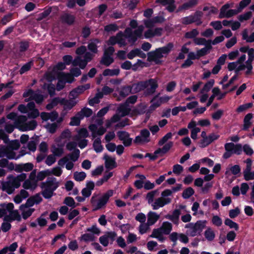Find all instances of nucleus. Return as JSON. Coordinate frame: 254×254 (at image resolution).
<instances>
[{
  "mask_svg": "<svg viewBox=\"0 0 254 254\" xmlns=\"http://www.w3.org/2000/svg\"><path fill=\"white\" fill-rule=\"evenodd\" d=\"M173 135L172 133L168 132L158 142L159 146H163L161 148H159L156 150L153 154L147 153L145 154V157H149L150 160H154L159 157H162L167 153L173 146V142H167L168 140L172 138Z\"/></svg>",
  "mask_w": 254,
  "mask_h": 254,
  "instance_id": "1",
  "label": "nucleus"
},
{
  "mask_svg": "<svg viewBox=\"0 0 254 254\" xmlns=\"http://www.w3.org/2000/svg\"><path fill=\"white\" fill-rule=\"evenodd\" d=\"M27 175L25 173H21L16 177L10 175L7 177V181L1 184L2 190L8 194L13 193L15 189L18 188L21 182L26 179Z\"/></svg>",
  "mask_w": 254,
  "mask_h": 254,
  "instance_id": "2",
  "label": "nucleus"
},
{
  "mask_svg": "<svg viewBox=\"0 0 254 254\" xmlns=\"http://www.w3.org/2000/svg\"><path fill=\"white\" fill-rule=\"evenodd\" d=\"M59 183L54 177H48L46 181L41 184L42 189V194L46 199L50 198L54 191L59 187Z\"/></svg>",
  "mask_w": 254,
  "mask_h": 254,
  "instance_id": "3",
  "label": "nucleus"
},
{
  "mask_svg": "<svg viewBox=\"0 0 254 254\" xmlns=\"http://www.w3.org/2000/svg\"><path fill=\"white\" fill-rule=\"evenodd\" d=\"M114 193V190H109L98 199L97 195L94 194L90 199L91 203L94 207V210H97L105 207L110 198L113 195Z\"/></svg>",
  "mask_w": 254,
  "mask_h": 254,
  "instance_id": "4",
  "label": "nucleus"
},
{
  "mask_svg": "<svg viewBox=\"0 0 254 254\" xmlns=\"http://www.w3.org/2000/svg\"><path fill=\"white\" fill-rule=\"evenodd\" d=\"M173 47V44H168L167 46L156 49L148 54V59L149 61H153L156 64L160 62V59L167 56Z\"/></svg>",
  "mask_w": 254,
  "mask_h": 254,
  "instance_id": "5",
  "label": "nucleus"
},
{
  "mask_svg": "<svg viewBox=\"0 0 254 254\" xmlns=\"http://www.w3.org/2000/svg\"><path fill=\"white\" fill-rule=\"evenodd\" d=\"M25 116H18L15 121V127L22 131L34 130L37 126V122L34 120L28 122Z\"/></svg>",
  "mask_w": 254,
  "mask_h": 254,
  "instance_id": "6",
  "label": "nucleus"
},
{
  "mask_svg": "<svg viewBox=\"0 0 254 254\" xmlns=\"http://www.w3.org/2000/svg\"><path fill=\"white\" fill-rule=\"evenodd\" d=\"M207 224L206 220H199L195 223H190L186 225L185 228H188L186 233L188 235L191 237H194L200 235L206 227Z\"/></svg>",
  "mask_w": 254,
  "mask_h": 254,
  "instance_id": "7",
  "label": "nucleus"
},
{
  "mask_svg": "<svg viewBox=\"0 0 254 254\" xmlns=\"http://www.w3.org/2000/svg\"><path fill=\"white\" fill-rule=\"evenodd\" d=\"M144 26L139 25L136 29L132 31L131 28H127L125 31L126 38L128 39L130 43H134L138 38H142Z\"/></svg>",
  "mask_w": 254,
  "mask_h": 254,
  "instance_id": "8",
  "label": "nucleus"
},
{
  "mask_svg": "<svg viewBox=\"0 0 254 254\" xmlns=\"http://www.w3.org/2000/svg\"><path fill=\"white\" fill-rule=\"evenodd\" d=\"M130 110L131 108L127 103L120 104L117 109V113L111 118V123H114L118 122L121 117L127 115Z\"/></svg>",
  "mask_w": 254,
  "mask_h": 254,
  "instance_id": "9",
  "label": "nucleus"
},
{
  "mask_svg": "<svg viewBox=\"0 0 254 254\" xmlns=\"http://www.w3.org/2000/svg\"><path fill=\"white\" fill-rule=\"evenodd\" d=\"M246 55H242L237 61L229 63L228 64V69L230 71L235 70L236 73L243 70L247 71L246 64H244V62L246 60Z\"/></svg>",
  "mask_w": 254,
  "mask_h": 254,
  "instance_id": "10",
  "label": "nucleus"
},
{
  "mask_svg": "<svg viewBox=\"0 0 254 254\" xmlns=\"http://www.w3.org/2000/svg\"><path fill=\"white\" fill-rule=\"evenodd\" d=\"M65 67L64 63L62 62L58 63L53 68L52 70L50 68L48 69V71L44 75V78L49 82H51L55 79L57 76L59 75L60 73H63L62 72H59V71L63 70Z\"/></svg>",
  "mask_w": 254,
  "mask_h": 254,
  "instance_id": "11",
  "label": "nucleus"
},
{
  "mask_svg": "<svg viewBox=\"0 0 254 254\" xmlns=\"http://www.w3.org/2000/svg\"><path fill=\"white\" fill-rule=\"evenodd\" d=\"M18 147V143H16L12 149L8 146L0 147V158L6 157L8 159H17L19 157L16 156L13 150L17 149Z\"/></svg>",
  "mask_w": 254,
  "mask_h": 254,
  "instance_id": "12",
  "label": "nucleus"
},
{
  "mask_svg": "<svg viewBox=\"0 0 254 254\" xmlns=\"http://www.w3.org/2000/svg\"><path fill=\"white\" fill-rule=\"evenodd\" d=\"M59 81L57 84V89L60 91L64 87L65 83H71L73 80V77L69 73H60L57 76Z\"/></svg>",
  "mask_w": 254,
  "mask_h": 254,
  "instance_id": "13",
  "label": "nucleus"
},
{
  "mask_svg": "<svg viewBox=\"0 0 254 254\" xmlns=\"http://www.w3.org/2000/svg\"><path fill=\"white\" fill-rule=\"evenodd\" d=\"M23 97L28 98L27 101L35 100L38 103H41L44 100L43 96L40 94L39 91H34L32 89H29L23 93Z\"/></svg>",
  "mask_w": 254,
  "mask_h": 254,
  "instance_id": "14",
  "label": "nucleus"
},
{
  "mask_svg": "<svg viewBox=\"0 0 254 254\" xmlns=\"http://www.w3.org/2000/svg\"><path fill=\"white\" fill-rule=\"evenodd\" d=\"M230 5L228 3L224 4L220 9L219 17L221 18L224 17H230L239 13V11L236 9H229Z\"/></svg>",
  "mask_w": 254,
  "mask_h": 254,
  "instance_id": "15",
  "label": "nucleus"
},
{
  "mask_svg": "<svg viewBox=\"0 0 254 254\" xmlns=\"http://www.w3.org/2000/svg\"><path fill=\"white\" fill-rule=\"evenodd\" d=\"M116 236L117 234L115 232H106L104 235L99 238V242L104 247H107L109 245L110 241L111 242L114 241Z\"/></svg>",
  "mask_w": 254,
  "mask_h": 254,
  "instance_id": "16",
  "label": "nucleus"
},
{
  "mask_svg": "<svg viewBox=\"0 0 254 254\" xmlns=\"http://www.w3.org/2000/svg\"><path fill=\"white\" fill-rule=\"evenodd\" d=\"M150 132L147 129H143L140 131V134L136 136L134 142L137 144L147 143L150 141Z\"/></svg>",
  "mask_w": 254,
  "mask_h": 254,
  "instance_id": "17",
  "label": "nucleus"
},
{
  "mask_svg": "<svg viewBox=\"0 0 254 254\" xmlns=\"http://www.w3.org/2000/svg\"><path fill=\"white\" fill-rule=\"evenodd\" d=\"M248 59L245 62L247 66V71H245L246 75H249L252 73L253 68L252 63L254 60V49L249 48L247 52Z\"/></svg>",
  "mask_w": 254,
  "mask_h": 254,
  "instance_id": "18",
  "label": "nucleus"
},
{
  "mask_svg": "<svg viewBox=\"0 0 254 254\" xmlns=\"http://www.w3.org/2000/svg\"><path fill=\"white\" fill-rule=\"evenodd\" d=\"M145 92L147 94H153L158 87L157 82L155 79H150L145 81Z\"/></svg>",
  "mask_w": 254,
  "mask_h": 254,
  "instance_id": "19",
  "label": "nucleus"
},
{
  "mask_svg": "<svg viewBox=\"0 0 254 254\" xmlns=\"http://www.w3.org/2000/svg\"><path fill=\"white\" fill-rule=\"evenodd\" d=\"M226 150L230 151L232 154L239 155L242 151V145L240 144H235L233 143H227L225 145Z\"/></svg>",
  "mask_w": 254,
  "mask_h": 254,
  "instance_id": "20",
  "label": "nucleus"
},
{
  "mask_svg": "<svg viewBox=\"0 0 254 254\" xmlns=\"http://www.w3.org/2000/svg\"><path fill=\"white\" fill-rule=\"evenodd\" d=\"M117 135L119 139L122 141L125 146H128L131 145L132 138L129 137V134L127 132L125 131H118Z\"/></svg>",
  "mask_w": 254,
  "mask_h": 254,
  "instance_id": "21",
  "label": "nucleus"
},
{
  "mask_svg": "<svg viewBox=\"0 0 254 254\" xmlns=\"http://www.w3.org/2000/svg\"><path fill=\"white\" fill-rule=\"evenodd\" d=\"M89 129L92 133L91 135L93 138H95L97 135H103L106 131V128L103 127L98 128L97 126L95 124L90 125Z\"/></svg>",
  "mask_w": 254,
  "mask_h": 254,
  "instance_id": "22",
  "label": "nucleus"
},
{
  "mask_svg": "<svg viewBox=\"0 0 254 254\" xmlns=\"http://www.w3.org/2000/svg\"><path fill=\"white\" fill-rule=\"evenodd\" d=\"M14 208V205L12 203L3 204L0 208V218L3 216H6L8 218L10 211Z\"/></svg>",
  "mask_w": 254,
  "mask_h": 254,
  "instance_id": "23",
  "label": "nucleus"
},
{
  "mask_svg": "<svg viewBox=\"0 0 254 254\" xmlns=\"http://www.w3.org/2000/svg\"><path fill=\"white\" fill-rule=\"evenodd\" d=\"M95 187V183L93 181H88L86 183V187L82 189L81 193L84 197H88Z\"/></svg>",
  "mask_w": 254,
  "mask_h": 254,
  "instance_id": "24",
  "label": "nucleus"
},
{
  "mask_svg": "<svg viewBox=\"0 0 254 254\" xmlns=\"http://www.w3.org/2000/svg\"><path fill=\"white\" fill-rule=\"evenodd\" d=\"M105 166L106 168L112 170L117 167L115 157H111L108 155L104 156Z\"/></svg>",
  "mask_w": 254,
  "mask_h": 254,
  "instance_id": "25",
  "label": "nucleus"
},
{
  "mask_svg": "<svg viewBox=\"0 0 254 254\" xmlns=\"http://www.w3.org/2000/svg\"><path fill=\"white\" fill-rule=\"evenodd\" d=\"M61 20L62 23L71 25L74 24L75 20L74 15L68 13H64L61 16Z\"/></svg>",
  "mask_w": 254,
  "mask_h": 254,
  "instance_id": "26",
  "label": "nucleus"
},
{
  "mask_svg": "<svg viewBox=\"0 0 254 254\" xmlns=\"http://www.w3.org/2000/svg\"><path fill=\"white\" fill-rule=\"evenodd\" d=\"M174 190V188H173L172 190H165L162 192L160 197L168 204L171 202L173 198V192Z\"/></svg>",
  "mask_w": 254,
  "mask_h": 254,
  "instance_id": "27",
  "label": "nucleus"
},
{
  "mask_svg": "<svg viewBox=\"0 0 254 254\" xmlns=\"http://www.w3.org/2000/svg\"><path fill=\"white\" fill-rule=\"evenodd\" d=\"M41 119L44 121L50 120L54 122L57 120L58 117V114L56 112L51 113L42 112L40 114Z\"/></svg>",
  "mask_w": 254,
  "mask_h": 254,
  "instance_id": "28",
  "label": "nucleus"
},
{
  "mask_svg": "<svg viewBox=\"0 0 254 254\" xmlns=\"http://www.w3.org/2000/svg\"><path fill=\"white\" fill-rule=\"evenodd\" d=\"M20 210L23 218L26 219L32 215L35 209L22 204L20 206Z\"/></svg>",
  "mask_w": 254,
  "mask_h": 254,
  "instance_id": "29",
  "label": "nucleus"
},
{
  "mask_svg": "<svg viewBox=\"0 0 254 254\" xmlns=\"http://www.w3.org/2000/svg\"><path fill=\"white\" fill-rule=\"evenodd\" d=\"M58 165L63 167L65 165V168L68 170H71L74 166V164L72 161H69V158L67 156H65L58 161Z\"/></svg>",
  "mask_w": 254,
  "mask_h": 254,
  "instance_id": "30",
  "label": "nucleus"
},
{
  "mask_svg": "<svg viewBox=\"0 0 254 254\" xmlns=\"http://www.w3.org/2000/svg\"><path fill=\"white\" fill-rule=\"evenodd\" d=\"M160 215L154 211H149L147 214V222L151 226L154 225L159 219Z\"/></svg>",
  "mask_w": 254,
  "mask_h": 254,
  "instance_id": "31",
  "label": "nucleus"
},
{
  "mask_svg": "<svg viewBox=\"0 0 254 254\" xmlns=\"http://www.w3.org/2000/svg\"><path fill=\"white\" fill-rule=\"evenodd\" d=\"M33 164L31 163H27L17 165L15 170L18 172L22 171L28 172L31 171L33 168Z\"/></svg>",
  "mask_w": 254,
  "mask_h": 254,
  "instance_id": "32",
  "label": "nucleus"
},
{
  "mask_svg": "<svg viewBox=\"0 0 254 254\" xmlns=\"http://www.w3.org/2000/svg\"><path fill=\"white\" fill-rule=\"evenodd\" d=\"M24 181L22 187L24 189L33 190L36 188L37 186V181H32L28 179H25Z\"/></svg>",
  "mask_w": 254,
  "mask_h": 254,
  "instance_id": "33",
  "label": "nucleus"
},
{
  "mask_svg": "<svg viewBox=\"0 0 254 254\" xmlns=\"http://www.w3.org/2000/svg\"><path fill=\"white\" fill-rule=\"evenodd\" d=\"M77 103V101L74 100H65L62 98V105L64 106L65 110H69L73 107Z\"/></svg>",
  "mask_w": 254,
  "mask_h": 254,
  "instance_id": "34",
  "label": "nucleus"
},
{
  "mask_svg": "<svg viewBox=\"0 0 254 254\" xmlns=\"http://www.w3.org/2000/svg\"><path fill=\"white\" fill-rule=\"evenodd\" d=\"M172 225L168 222H164L163 223L161 227L157 229L161 230L160 232L165 235L169 234L172 230Z\"/></svg>",
  "mask_w": 254,
  "mask_h": 254,
  "instance_id": "35",
  "label": "nucleus"
},
{
  "mask_svg": "<svg viewBox=\"0 0 254 254\" xmlns=\"http://www.w3.org/2000/svg\"><path fill=\"white\" fill-rule=\"evenodd\" d=\"M144 81H141L137 83L132 84L131 86L132 93H137L141 90H144L145 89V84Z\"/></svg>",
  "mask_w": 254,
  "mask_h": 254,
  "instance_id": "36",
  "label": "nucleus"
},
{
  "mask_svg": "<svg viewBox=\"0 0 254 254\" xmlns=\"http://www.w3.org/2000/svg\"><path fill=\"white\" fill-rule=\"evenodd\" d=\"M156 1L164 5H166V9L170 12H172L175 9L174 0H157Z\"/></svg>",
  "mask_w": 254,
  "mask_h": 254,
  "instance_id": "37",
  "label": "nucleus"
},
{
  "mask_svg": "<svg viewBox=\"0 0 254 254\" xmlns=\"http://www.w3.org/2000/svg\"><path fill=\"white\" fill-rule=\"evenodd\" d=\"M73 66H79L81 68L83 69L87 65V62L85 59H82L81 57L78 56L72 62Z\"/></svg>",
  "mask_w": 254,
  "mask_h": 254,
  "instance_id": "38",
  "label": "nucleus"
},
{
  "mask_svg": "<svg viewBox=\"0 0 254 254\" xmlns=\"http://www.w3.org/2000/svg\"><path fill=\"white\" fill-rule=\"evenodd\" d=\"M241 169L239 165H236L228 167L226 169L225 174L230 176L231 174L233 175H237L240 172Z\"/></svg>",
  "mask_w": 254,
  "mask_h": 254,
  "instance_id": "39",
  "label": "nucleus"
},
{
  "mask_svg": "<svg viewBox=\"0 0 254 254\" xmlns=\"http://www.w3.org/2000/svg\"><path fill=\"white\" fill-rule=\"evenodd\" d=\"M136 56H139L141 58L145 57V54L138 49H135L131 51L127 55L129 59H132Z\"/></svg>",
  "mask_w": 254,
  "mask_h": 254,
  "instance_id": "40",
  "label": "nucleus"
},
{
  "mask_svg": "<svg viewBox=\"0 0 254 254\" xmlns=\"http://www.w3.org/2000/svg\"><path fill=\"white\" fill-rule=\"evenodd\" d=\"M88 132L86 128H83L78 131V134L73 137L74 140H79L80 138L85 139L88 136Z\"/></svg>",
  "mask_w": 254,
  "mask_h": 254,
  "instance_id": "41",
  "label": "nucleus"
},
{
  "mask_svg": "<svg viewBox=\"0 0 254 254\" xmlns=\"http://www.w3.org/2000/svg\"><path fill=\"white\" fill-rule=\"evenodd\" d=\"M166 204H167L161 197H159L154 200L151 204V206L153 210H157Z\"/></svg>",
  "mask_w": 254,
  "mask_h": 254,
  "instance_id": "42",
  "label": "nucleus"
},
{
  "mask_svg": "<svg viewBox=\"0 0 254 254\" xmlns=\"http://www.w3.org/2000/svg\"><path fill=\"white\" fill-rule=\"evenodd\" d=\"M242 37L248 43L254 42V32L249 33L248 31L245 30L243 32Z\"/></svg>",
  "mask_w": 254,
  "mask_h": 254,
  "instance_id": "43",
  "label": "nucleus"
},
{
  "mask_svg": "<svg viewBox=\"0 0 254 254\" xmlns=\"http://www.w3.org/2000/svg\"><path fill=\"white\" fill-rule=\"evenodd\" d=\"M17 248V243H13L9 246L5 247L2 249L0 250V254H6L8 251H15Z\"/></svg>",
  "mask_w": 254,
  "mask_h": 254,
  "instance_id": "44",
  "label": "nucleus"
},
{
  "mask_svg": "<svg viewBox=\"0 0 254 254\" xmlns=\"http://www.w3.org/2000/svg\"><path fill=\"white\" fill-rule=\"evenodd\" d=\"M79 239L80 241L88 243L94 241L96 239V237L93 236V234H90L88 232L82 235Z\"/></svg>",
  "mask_w": 254,
  "mask_h": 254,
  "instance_id": "45",
  "label": "nucleus"
},
{
  "mask_svg": "<svg viewBox=\"0 0 254 254\" xmlns=\"http://www.w3.org/2000/svg\"><path fill=\"white\" fill-rule=\"evenodd\" d=\"M205 238L209 241H212L215 237L214 230L210 227L207 228L204 233Z\"/></svg>",
  "mask_w": 254,
  "mask_h": 254,
  "instance_id": "46",
  "label": "nucleus"
},
{
  "mask_svg": "<svg viewBox=\"0 0 254 254\" xmlns=\"http://www.w3.org/2000/svg\"><path fill=\"white\" fill-rule=\"evenodd\" d=\"M253 118V114L251 113L248 114L244 118V126H243V129L244 130H248L249 127H251L252 125V122H251V119Z\"/></svg>",
  "mask_w": 254,
  "mask_h": 254,
  "instance_id": "47",
  "label": "nucleus"
},
{
  "mask_svg": "<svg viewBox=\"0 0 254 254\" xmlns=\"http://www.w3.org/2000/svg\"><path fill=\"white\" fill-rule=\"evenodd\" d=\"M62 98L56 97L53 99L50 103L48 104L46 106V109L48 110H51L59 104L62 105Z\"/></svg>",
  "mask_w": 254,
  "mask_h": 254,
  "instance_id": "48",
  "label": "nucleus"
},
{
  "mask_svg": "<svg viewBox=\"0 0 254 254\" xmlns=\"http://www.w3.org/2000/svg\"><path fill=\"white\" fill-rule=\"evenodd\" d=\"M99 43L100 41L98 39H94L92 40L88 45V48L89 50L93 53H97L98 52L97 44Z\"/></svg>",
  "mask_w": 254,
  "mask_h": 254,
  "instance_id": "49",
  "label": "nucleus"
},
{
  "mask_svg": "<svg viewBox=\"0 0 254 254\" xmlns=\"http://www.w3.org/2000/svg\"><path fill=\"white\" fill-rule=\"evenodd\" d=\"M114 62V59L109 55H106V54H104V55L102 57V59L101 61V64L106 65L109 66Z\"/></svg>",
  "mask_w": 254,
  "mask_h": 254,
  "instance_id": "50",
  "label": "nucleus"
},
{
  "mask_svg": "<svg viewBox=\"0 0 254 254\" xmlns=\"http://www.w3.org/2000/svg\"><path fill=\"white\" fill-rule=\"evenodd\" d=\"M93 146L94 150L97 153L102 152L103 149V147L101 144V141L100 138H97L94 140L93 143Z\"/></svg>",
  "mask_w": 254,
  "mask_h": 254,
  "instance_id": "51",
  "label": "nucleus"
},
{
  "mask_svg": "<svg viewBox=\"0 0 254 254\" xmlns=\"http://www.w3.org/2000/svg\"><path fill=\"white\" fill-rule=\"evenodd\" d=\"M161 230L155 229L153 230L150 237L157 239L160 242H163L164 238L163 236V233L160 232Z\"/></svg>",
  "mask_w": 254,
  "mask_h": 254,
  "instance_id": "52",
  "label": "nucleus"
},
{
  "mask_svg": "<svg viewBox=\"0 0 254 254\" xmlns=\"http://www.w3.org/2000/svg\"><path fill=\"white\" fill-rule=\"evenodd\" d=\"M203 15V13L201 11H196L194 15H191L193 23L195 22L196 25H200L202 23L201 18Z\"/></svg>",
  "mask_w": 254,
  "mask_h": 254,
  "instance_id": "53",
  "label": "nucleus"
},
{
  "mask_svg": "<svg viewBox=\"0 0 254 254\" xmlns=\"http://www.w3.org/2000/svg\"><path fill=\"white\" fill-rule=\"evenodd\" d=\"M86 231L90 234H93V236H98L101 233V230L96 224L92 225L91 227L87 228Z\"/></svg>",
  "mask_w": 254,
  "mask_h": 254,
  "instance_id": "54",
  "label": "nucleus"
},
{
  "mask_svg": "<svg viewBox=\"0 0 254 254\" xmlns=\"http://www.w3.org/2000/svg\"><path fill=\"white\" fill-rule=\"evenodd\" d=\"M49 171V176L54 175L57 177H60L63 173V170L59 166H56L51 169H48Z\"/></svg>",
  "mask_w": 254,
  "mask_h": 254,
  "instance_id": "55",
  "label": "nucleus"
},
{
  "mask_svg": "<svg viewBox=\"0 0 254 254\" xmlns=\"http://www.w3.org/2000/svg\"><path fill=\"white\" fill-rule=\"evenodd\" d=\"M51 152L54 156L59 157L63 154L64 149L62 147L53 145L51 148Z\"/></svg>",
  "mask_w": 254,
  "mask_h": 254,
  "instance_id": "56",
  "label": "nucleus"
},
{
  "mask_svg": "<svg viewBox=\"0 0 254 254\" xmlns=\"http://www.w3.org/2000/svg\"><path fill=\"white\" fill-rule=\"evenodd\" d=\"M86 177V174L84 172H75L73 173V178L77 182L83 181Z\"/></svg>",
  "mask_w": 254,
  "mask_h": 254,
  "instance_id": "57",
  "label": "nucleus"
},
{
  "mask_svg": "<svg viewBox=\"0 0 254 254\" xmlns=\"http://www.w3.org/2000/svg\"><path fill=\"white\" fill-rule=\"evenodd\" d=\"M150 226L147 222L140 224L138 229L139 233L141 235L147 233L149 230Z\"/></svg>",
  "mask_w": 254,
  "mask_h": 254,
  "instance_id": "58",
  "label": "nucleus"
},
{
  "mask_svg": "<svg viewBox=\"0 0 254 254\" xmlns=\"http://www.w3.org/2000/svg\"><path fill=\"white\" fill-rule=\"evenodd\" d=\"M130 93H132V89L131 86H127L123 87L120 92V95L125 98L129 95Z\"/></svg>",
  "mask_w": 254,
  "mask_h": 254,
  "instance_id": "59",
  "label": "nucleus"
},
{
  "mask_svg": "<svg viewBox=\"0 0 254 254\" xmlns=\"http://www.w3.org/2000/svg\"><path fill=\"white\" fill-rule=\"evenodd\" d=\"M120 73V69H106L104 70L103 74L104 76H114L118 75Z\"/></svg>",
  "mask_w": 254,
  "mask_h": 254,
  "instance_id": "60",
  "label": "nucleus"
},
{
  "mask_svg": "<svg viewBox=\"0 0 254 254\" xmlns=\"http://www.w3.org/2000/svg\"><path fill=\"white\" fill-rule=\"evenodd\" d=\"M197 4V0H190L182 5L181 9H189L193 7Z\"/></svg>",
  "mask_w": 254,
  "mask_h": 254,
  "instance_id": "61",
  "label": "nucleus"
},
{
  "mask_svg": "<svg viewBox=\"0 0 254 254\" xmlns=\"http://www.w3.org/2000/svg\"><path fill=\"white\" fill-rule=\"evenodd\" d=\"M47 214L48 212H45L40 216V217L37 219V222L38 225L41 227H44L47 225V221L44 217L47 215Z\"/></svg>",
  "mask_w": 254,
  "mask_h": 254,
  "instance_id": "62",
  "label": "nucleus"
},
{
  "mask_svg": "<svg viewBox=\"0 0 254 254\" xmlns=\"http://www.w3.org/2000/svg\"><path fill=\"white\" fill-rule=\"evenodd\" d=\"M80 114L81 118L83 119L84 117H89L92 114L91 109L88 108H84L78 112Z\"/></svg>",
  "mask_w": 254,
  "mask_h": 254,
  "instance_id": "63",
  "label": "nucleus"
},
{
  "mask_svg": "<svg viewBox=\"0 0 254 254\" xmlns=\"http://www.w3.org/2000/svg\"><path fill=\"white\" fill-rule=\"evenodd\" d=\"M81 119H82L80 114L77 113L74 117L71 118L69 125L72 126H77L79 125Z\"/></svg>",
  "mask_w": 254,
  "mask_h": 254,
  "instance_id": "64",
  "label": "nucleus"
}]
</instances>
